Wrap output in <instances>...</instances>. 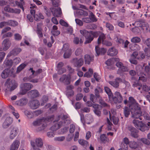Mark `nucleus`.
<instances>
[{
  "instance_id": "f257e3e1",
  "label": "nucleus",
  "mask_w": 150,
  "mask_h": 150,
  "mask_svg": "<svg viewBox=\"0 0 150 150\" xmlns=\"http://www.w3.org/2000/svg\"><path fill=\"white\" fill-rule=\"evenodd\" d=\"M54 118V115H52L47 117V118H43L42 119H37L33 122V124L34 126H38L42 124L41 127H40L39 130H43L47 126L46 122L50 121H52Z\"/></svg>"
},
{
  "instance_id": "f03ea898",
  "label": "nucleus",
  "mask_w": 150,
  "mask_h": 150,
  "mask_svg": "<svg viewBox=\"0 0 150 150\" xmlns=\"http://www.w3.org/2000/svg\"><path fill=\"white\" fill-rule=\"evenodd\" d=\"M80 32L86 39V41L85 42V44L90 43L94 37H97L98 35V34L97 32H93L92 31L88 32L85 30H80Z\"/></svg>"
},
{
  "instance_id": "7ed1b4c3",
  "label": "nucleus",
  "mask_w": 150,
  "mask_h": 150,
  "mask_svg": "<svg viewBox=\"0 0 150 150\" xmlns=\"http://www.w3.org/2000/svg\"><path fill=\"white\" fill-rule=\"evenodd\" d=\"M5 85L7 88L5 91V94L9 95L11 94V92L17 87V84L14 80L10 81V79H8L5 83Z\"/></svg>"
},
{
  "instance_id": "20e7f679",
  "label": "nucleus",
  "mask_w": 150,
  "mask_h": 150,
  "mask_svg": "<svg viewBox=\"0 0 150 150\" xmlns=\"http://www.w3.org/2000/svg\"><path fill=\"white\" fill-rule=\"evenodd\" d=\"M132 117L136 119L139 118L140 120H142V112L139 105L135 108H133L130 109Z\"/></svg>"
},
{
  "instance_id": "39448f33",
  "label": "nucleus",
  "mask_w": 150,
  "mask_h": 150,
  "mask_svg": "<svg viewBox=\"0 0 150 150\" xmlns=\"http://www.w3.org/2000/svg\"><path fill=\"white\" fill-rule=\"evenodd\" d=\"M133 123L136 127L142 132H144L145 130H148L149 129V127L143 123L142 121L134 119L133 121Z\"/></svg>"
},
{
  "instance_id": "423d86ee",
  "label": "nucleus",
  "mask_w": 150,
  "mask_h": 150,
  "mask_svg": "<svg viewBox=\"0 0 150 150\" xmlns=\"http://www.w3.org/2000/svg\"><path fill=\"white\" fill-rule=\"evenodd\" d=\"M68 118V115H64L62 117V119L64 120V122L60 121L58 123L52 126L50 128V129L53 131H56L60 128L61 126L63 125L65 123V120Z\"/></svg>"
},
{
  "instance_id": "0eeeda50",
  "label": "nucleus",
  "mask_w": 150,
  "mask_h": 150,
  "mask_svg": "<svg viewBox=\"0 0 150 150\" xmlns=\"http://www.w3.org/2000/svg\"><path fill=\"white\" fill-rule=\"evenodd\" d=\"M116 66L118 68L117 73L121 75L124 72L127 71L128 70V68L124 66L121 62H118L116 64Z\"/></svg>"
},
{
  "instance_id": "6e6552de",
  "label": "nucleus",
  "mask_w": 150,
  "mask_h": 150,
  "mask_svg": "<svg viewBox=\"0 0 150 150\" xmlns=\"http://www.w3.org/2000/svg\"><path fill=\"white\" fill-rule=\"evenodd\" d=\"M21 89L20 91L21 94L24 95L33 87V86L30 83H24L21 85Z\"/></svg>"
},
{
  "instance_id": "1a4fd4ad",
  "label": "nucleus",
  "mask_w": 150,
  "mask_h": 150,
  "mask_svg": "<svg viewBox=\"0 0 150 150\" xmlns=\"http://www.w3.org/2000/svg\"><path fill=\"white\" fill-rule=\"evenodd\" d=\"M115 96L112 97L111 98L113 100L115 103H119L122 102V97L120 93L116 91L115 93Z\"/></svg>"
},
{
  "instance_id": "9d476101",
  "label": "nucleus",
  "mask_w": 150,
  "mask_h": 150,
  "mask_svg": "<svg viewBox=\"0 0 150 150\" xmlns=\"http://www.w3.org/2000/svg\"><path fill=\"white\" fill-rule=\"evenodd\" d=\"M11 129L9 138L11 139H13L17 135L18 132V129L17 127L13 126H11Z\"/></svg>"
},
{
  "instance_id": "9b49d317",
  "label": "nucleus",
  "mask_w": 150,
  "mask_h": 150,
  "mask_svg": "<svg viewBox=\"0 0 150 150\" xmlns=\"http://www.w3.org/2000/svg\"><path fill=\"white\" fill-rule=\"evenodd\" d=\"M105 38V36L104 34H102L99 36L98 40V44H100L102 42L103 44H105L107 46H110L112 45V43L109 42L104 41Z\"/></svg>"
},
{
  "instance_id": "f8f14e48",
  "label": "nucleus",
  "mask_w": 150,
  "mask_h": 150,
  "mask_svg": "<svg viewBox=\"0 0 150 150\" xmlns=\"http://www.w3.org/2000/svg\"><path fill=\"white\" fill-rule=\"evenodd\" d=\"M72 63L74 66L77 67H80L83 64V60L82 58L78 59L77 58H73L72 60Z\"/></svg>"
},
{
  "instance_id": "ddd939ff",
  "label": "nucleus",
  "mask_w": 150,
  "mask_h": 150,
  "mask_svg": "<svg viewBox=\"0 0 150 150\" xmlns=\"http://www.w3.org/2000/svg\"><path fill=\"white\" fill-rule=\"evenodd\" d=\"M2 44L3 47V48L0 47V51H2L3 50L4 51L7 50L9 48L11 43L9 39L6 38L4 40Z\"/></svg>"
},
{
  "instance_id": "4468645a",
  "label": "nucleus",
  "mask_w": 150,
  "mask_h": 150,
  "mask_svg": "<svg viewBox=\"0 0 150 150\" xmlns=\"http://www.w3.org/2000/svg\"><path fill=\"white\" fill-rule=\"evenodd\" d=\"M128 130L130 132L131 135L134 138H137L138 137V131L135 128L131 126L128 127Z\"/></svg>"
},
{
  "instance_id": "2eb2a0df",
  "label": "nucleus",
  "mask_w": 150,
  "mask_h": 150,
  "mask_svg": "<svg viewBox=\"0 0 150 150\" xmlns=\"http://www.w3.org/2000/svg\"><path fill=\"white\" fill-rule=\"evenodd\" d=\"M13 73L12 70L7 69L4 70L1 74V77L3 78H6L9 76H11Z\"/></svg>"
},
{
  "instance_id": "dca6fc26",
  "label": "nucleus",
  "mask_w": 150,
  "mask_h": 150,
  "mask_svg": "<svg viewBox=\"0 0 150 150\" xmlns=\"http://www.w3.org/2000/svg\"><path fill=\"white\" fill-rule=\"evenodd\" d=\"M129 106L130 109H132L133 108H135L138 107L139 105L136 102V100L132 97H129Z\"/></svg>"
},
{
  "instance_id": "f3484780",
  "label": "nucleus",
  "mask_w": 150,
  "mask_h": 150,
  "mask_svg": "<svg viewBox=\"0 0 150 150\" xmlns=\"http://www.w3.org/2000/svg\"><path fill=\"white\" fill-rule=\"evenodd\" d=\"M13 119L10 117H7L5 120L3 124V127L4 128H6L12 123Z\"/></svg>"
},
{
  "instance_id": "a211bd4d",
  "label": "nucleus",
  "mask_w": 150,
  "mask_h": 150,
  "mask_svg": "<svg viewBox=\"0 0 150 150\" xmlns=\"http://www.w3.org/2000/svg\"><path fill=\"white\" fill-rule=\"evenodd\" d=\"M29 104V106L31 109H35L39 107L40 103L38 100H34L30 101Z\"/></svg>"
},
{
  "instance_id": "6ab92c4d",
  "label": "nucleus",
  "mask_w": 150,
  "mask_h": 150,
  "mask_svg": "<svg viewBox=\"0 0 150 150\" xmlns=\"http://www.w3.org/2000/svg\"><path fill=\"white\" fill-rule=\"evenodd\" d=\"M29 96L31 98H35L38 97L40 93L36 89L30 91L28 93Z\"/></svg>"
},
{
  "instance_id": "aec40b11",
  "label": "nucleus",
  "mask_w": 150,
  "mask_h": 150,
  "mask_svg": "<svg viewBox=\"0 0 150 150\" xmlns=\"http://www.w3.org/2000/svg\"><path fill=\"white\" fill-rule=\"evenodd\" d=\"M60 81L63 82L67 85L69 84L70 83V77L67 76L66 75H64L60 78Z\"/></svg>"
},
{
  "instance_id": "412c9836",
  "label": "nucleus",
  "mask_w": 150,
  "mask_h": 150,
  "mask_svg": "<svg viewBox=\"0 0 150 150\" xmlns=\"http://www.w3.org/2000/svg\"><path fill=\"white\" fill-rule=\"evenodd\" d=\"M95 50L98 56L100 54H104L107 51V50L105 49L104 48H100L98 46H96Z\"/></svg>"
},
{
  "instance_id": "4be33fe9",
  "label": "nucleus",
  "mask_w": 150,
  "mask_h": 150,
  "mask_svg": "<svg viewBox=\"0 0 150 150\" xmlns=\"http://www.w3.org/2000/svg\"><path fill=\"white\" fill-rule=\"evenodd\" d=\"M122 79L120 78H117L114 81H109V83L112 86L115 88L118 87L119 86V83L118 82L122 81Z\"/></svg>"
},
{
  "instance_id": "5701e85b",
  "label": "nucleus",
  "mask_w": 150,
  "mask_h": 150,
  "mask_svg": "<svg viewBox=\"0 0 150 150\" xmlns=\"http://www.w3.org/2000/svg\"><path fill=\"white\" fill-rule=\"evenodd\" d=\"M21 51V49L20 48H16L10 51L7 56V57H9L11 55H16L18 54Z\"/></svg>"
},
{
  "instance_id": "b1692460",
  "label": "nucleus",
  "mask_w": 150,
  "mask_h": 150,
  "mask_svg": "<svg viewBox=\"0 0 150 150\" xmlns=\"http://www.w3.org/2000/svg\"><path fill=\"white\" fill-rule=\"evenodd\" d=\"M19 144L20 142L18 140H15L11 146L10 150H17Z\"/></svg>"
},
{
  "instance_id": "393cba45",
  "label": "nucleus",
  "mask_w": 150,
  "mask_h": 150,
  "mask_svg": "<svg viewBox=\"0 0 150 150\" xmlns=\"http://www.w3.org/2000/svg\"><path fill=\"white\" fill-rule=\"evenodd\" d=\"M19 144L20 142L18 140H15L11 146L10 150H17Z\"/></svg>"
},
{
  "instance_id": "a878e982",
  "label": "nucleus",
  "mask_w": 150,
  "mask_h": 150,
  "mask_svg": "<svg viewBox=\"0 0 150 150\" xmlns=\"http://www.w3.org/2000/svg\"><path fill=\"white\" fill-rule=\"evenodd\" d=\"M85 63L86 64H89L91 62H93L94 60L93 56L86 54L84 56Z\"/></svg>"
},
{
  "instance_id": "bb28decb",
  "label": "nucleus",
  "mask_w": 150,
  "mask_h": 150,
  "mask_svg": "<svg viewBox=\"0 0 150 150\" xmlns=\"http://www.w3.org/2000/svg\"><path fill=\"white\" fill-rule=\"evenodd\" d=\"M117 50L114 47L110 49L108 52V54L112 56H115L117 54Z\"/></svg>"
},
{
  "instance_id": "cd10ccee",
  "label": "nucleus",
  "mask_w": 150,
  "mask_h": 150,
  "mask_svg": "<svg viewBox=\"0 0 150 150\" xmlns=\"http://www.w3.org/2000/svg\"><path fill=\"white\" fill-rule=\"evenodd\" d=\"M28 102L27 98H22L16 102V103L18 105L22 106L25 105Z\"/></svg>"
},
{
  "instance_id": "c85d7f7f",
  "label": "nucleus",
  "mask_w": 150,
  "mask_h": 150,
  "mask_svg": "<svg viewBox=\"0 0 150 150\" xmlns=\"http://www.w3.org/2000/svg\"><path fill=\"white\" fill-rule=\"evenodd\" d=\"M34 19L37 21H40L41 19H43L44 18V16L41 13H39L34 15Z\"/></svg>"
},
{
  "instance_id": "c756f323",
  "label": "nucleus",
  "mask_w": 150,
  "mask_h": 150,
  "mask_svg": "<svg viewBox=\"0 0 150 150\" xmlns=\"http://www.w3.org/2000/svg\"><path fill=\"white\" fill-rule=\"evenodd\" d=\"M52 14L54 16L58 17L60 16L62 13L61 9L60 8H55L54 12H53L52 11Z\"/></svg>"
},
{
  "instance_id": "7c9ffc66",
  "label": "nucleus",
  "mask_w": 150,
  "mask_h": 150,
  "mask_svg": "<svg viewBox=\"0 0 150 150\" xmlns=\"http://www.w3.org/2000/svg\"><path fill=\"white\" fill-rule=\"evenodd\" d=\"M32 75L29 77H25L23 79V80L24 81H29L32 83H37L38 82V79H32L31 77Z\"/></svg>"
},
{
  "instance_id": "2f4dec72",
  "label": "nucleus",
  "mask_w": 150,
  "mask_h": 150,
  "mask_svg": "<svg viewBox=\"0 0 150 150\" xmlns=\"http://www.w3.org/2000/svg\"><path fill=\"white\" fill-rule=\"evenodd\" d=\"M119 59L114 58H113L108 59L106 62L105 64L108 66H110L113 63L114 61H119Z\"/></svg>"
},
{
  "instance_id": "473e14b6",
  "label": "nucleus",
  "mask_w": 150,
  "mask_h": 150,
  "mask_svg": "<svg viewBox=\"0 0 150 150\" xmlns=\"http://www.w3.org/2000/svg\"><path fill=\"white\" fill-rule=\"evenodd\" d=\"M93 71L92 69L89 68L88 71L86 72L84 74V76L87 78H90L92 76Z\"/></svg>"
},
{
  "instance_id": "72a5a7b5",
  "label": "nucleus",
  "mask_w": 150,
  "mask_h": 150,
  "mask_svg": "<svg viewBox=\"0 0 150 150\" xmlns=\"http://www.w3.org/2000/svg\"><path fill=\"white\" fill-rule=\"evenodd\" d=\"M105 91L108 95L109 99L110 100L111 98L112 97V94L110 89L107 87H105L104 88Z\"/></svg>"
},
{
  "instance_id": "f704fd0d",
  "label": "nucleus",
  "mask_w": 150,
  "mask_h": 150,
  "mask_svg": "<svg viewBox=\"0 0 150 150\" xmlns=\"http://www.w3.org/2000/svg\"><path fill=\"white\" fill-rule=\"evenodd\" d=\"M130 110L129 108V107H125L124 110V113L125 116L127 117L130 114Z\"/></svg>"
},
{
  "instance_id": "c9c22d12",
  "label": "nucleus",
  "mask_w": 150,
  "mask_h": 150,
  "mask_svg": "<svg viewBox=\"0 0 150 150\" xmlns=\"http://www.w3.org/2000/svg\"><path fill=\"white\" fill-rule=\"evenodd\" d=\"M35 144L38 147H41L43 145V143L42 140L41 138H37L35 140Z\"/></svg>"
},
{
  "instance_id": "e433bc0d",
  "label": "nucleus",
  "mask_w": 150,
  "mask_h": 150,
  "mask_svg": "<svg viewBox=\"0 0 150 150\" xmlns=\"http://www.w3.org/2000/svg\"><path fill=\"white\" fill-rule=\"evenodd\" d=\"M7 23L8 25L13 27L17 26L18 24L17 21L13 20H8L7 21Z\"/></svg>"
},
{
  "instance_id": "4c0bfd02",
  "label": "nucleus",
  "mask_w": 150,
  "mask_h": 150,
  "mask_svg": "<svg viewBox=\"0 0 150 150\" xmlns=\"http://www.w3.org/2000/svg\"><path fill=\"white\" fill-rule=\"evenodd\" d=\"M76 13L78 15L83 16H87L88 15V13L87 12L82 9H80L77 11L76 12Z\"/></svg>"
},
{
  "instance_id": "58836bf2",
  "label": "nucleus",
  "mask_w": 150,
  "mask_h": 150,
  "mask_svg": "<svg viewBox=\"0 0 150 150\" xmlns=\"http://www.w3.org/2000/svg\"><path fill=\"white\" fill-rule=\"evenodd\" d=\"M13 61L11 59L8 60L6 58L4 61V63L7 67H11L12 65L13 64Z\"/></svg>"
},
{
  "instance_id": "ea45409f",
  "label": "nucleus",
  "mask_w": 150,
  "mask_h": 150,
  "mask_svg": "<svg viewBox=\"0 0 150 150\" xmlns=\"http://www.w3.org/2000/svg\"><path fill=\"white\" fill-rule=\"evenodd\" d=\"M100 140L103 142L105 143L108 142L109 141V139L106 137L105 134H103L101 135L100 137Z\"/></svg>"
},
{
  "instance_id": "a19ab883",
  "label": "nucleus",
  "mask_w": 150,
  "mask_h": 150,
  "mask_svg": "<svg viewBox=\"0 0 150 150\" xmlns=\"http://www.w3.org/2000/svg\"><path fill=\"white\" fill-rule=\"evenodd\" d=\"M89 18L91 20V22H96L97 21V18L93 13L91 12L89 15Z\"/></svg>"
},
{
  "instance_id": "79ce46f5",
  "label": "nucleus",
  "mask_w": 150,
  "mask_h": 150,
  "mask_svg": "<svg viewBox=\"0 0 150 150\" xmlns=\"http://www.w3.org/2000/svg\"><path fill=\"white\" fill-rule=\"evenodd\" d=\"M29 70H31V72L32 73V75H34L35 73V75H37L41 73L42 71V69H39L35 71L33 70V68H30V69Z\"/></svg>"
},
{
  "instance_id": "37998d69",
  "label": "nucleus",
  "mask_w": 150,
  "mask_h": 150,
  "mask_svg": "<svg viewBox=\"0 0 150 150\" xmlns=\"http://www.w3.org/2000/svg\"><path fill=\"white\" fill-rule=\"evenodd\" d=\"M36 32L39 38H42L43 37L42 29L41 28L39 27L38 25H37Z\"/></svg>"
},
{
  "instance_id": "c03bdc74",
  "label": "nucleus",
  "mask_w": 150,
  "mask_h": 150,
  "mask_svg": "<svg viewBox=\"0 0 150 150\" xmlns=\"http://www.w3.org/2000/svg\"><path fill=\"white\" fill-rule=\"evenodd\" d=\"M27 65V64L23 63L20 65L17 68V72L19 73Z\"/></svg>"
},
{
  "instance_id": "a18cd8bd",
  "label": "nucleus",
  "mask_w": 150,
  "mask_h": 150,
  "mask_svg": "<svg viewBox=\"0 0 150 150\" xmlns=\"http://www.w3.org/2000/svg\"><path fill=\"white\" fill-rule=\"evenodd\" d=\"M36 8V6L35 4L31 5V6L30 7V12L32 15H35Z\"/></svg>"
},
{
  "instance_id": "49530a36",
  "label": "nucleus",
  "mask_w": 150,
  "mask_h": 150,
  "mask_svg": "<svg viewBox=\"0 0 150 150\" xmlns=\"http://www.w3.org/2000/svg\"><path fill=\"white\" fill-rule=\"evenodd\" d=\"M62 50L64 51H71V49H69V45L68 43H65L63 45Z\"/></svg>"
},
{
  "instance_id": "de8ad7c7",
  "label": "nucleus",
  "mask_w": 150,
  "mask_h": 150,
  "mask_svg": "<svg viewBox=\"0 0 150 150\" xmlns=\"http://www.w3.org/2000/svg\"><path fill=\"white\" fill-rule=\"evenodd\" d=\"M141 39L139 37H135L131 39V42L133 43H139L141 41Z\"/></svg>"
},
{
  "instance_id": "09e8293b",
  "label": "nucleus",
  "mask_w": 150,
  "mask_h": 150,
  "mask_svg": "<svg viewBox=\"0 0 150 150\" xmlns=\"http://www.w3.org/2000/svg\"><path fill=\"white\" fill-rule=\"evenodd\" d=\"M79 144L83 146H85L87 145L88 142L83 139H80L79 140Z\"/></svg>"
},
{
  "instance_id": "8fccbe9b",
  "label": "nucleus",
  "mask_w": 150,
  "mask_h": 150,
  "mask_svg": "<svg viewBox=\"0 0 150 150\" xmlns=\"http://www.w3.org/2000/svg\"><path fill=\"white\" fill-rule=\"evenodd\" d=\"M24 113L29 118H31L33 116V113L28 110L25 111Z\"/></svg>"
},
{
  "instance_id": "3c124183",
  "label": "nucleus",
  "mask_w": 150,
  "mask_h": 150,
  "mask_svg": "<svg viewBox=\"0 0 150 150\" xmlns=\"http://www.w3.org/2000/svg\"><path fill=\"white\" fill-rule=\"evenodd\" d=\"M71 54V51H65L63 55L64 58L66 59L69 58Z\"/></svg>"
},
{
  "instance_id": "603ef678",
  "label": "nucleus",
  "mask_w": 150,
  "mask_h": 150,
  "mask_svg": "<svg viewBox=\"0 0 150 150\" xmlns=\"http://www.w3.org/2000/svg\"><path fill=\"white\" fill-rule=\"evenodd\" d=\"M134 146L132 147V148L134 149V150H142V149L140 147L138 146V145L136 142H134L132 143Z\"/></svg>"
},
{
  "instance_id": "864d4df0",
  "label": "nucleus",
  "mask_w": 150,
  "mask_h": 150,
  "mask_svg": "<svg viewBox=\"0 0 150 150\" xmlns=\"http://www.w3.org/2000/svg\"><path fill=\"white\" fill-rule=\"evenodd\" d=\"M141 140L143 143L147 145H149L150 144V141L146 138H142Z\"/></svg>"
},
{
  "instance_id": "5fc2aeb1",
  "label": "nucleus",
  "mask_w": 150,
  "mask_h": 150,
  "mask_svg": "<svg viewBox=\"0 0 150 150\" xmlns=\"http://www.w3.org/2000/svg\"><path fill=\"white\" fill-rule=\"evenodd\" d=\"M82 51L83 50L81 48H78L75 51V54L76 56H79L82 53Z\"/></svg>"
},
{
  "instance_id": "6e6d98bb",
  "label": "nucleus",
  "mask_w": 150,
  "mask_h": 150,
  "mask_svg": "<svg viewBox=\"0 0 150 150\" xmlns=\"http://www.w3.org/2000/svg\"><path fill=\"white\" fill-rule=\"evenodd\" d=\"M90 100L92 103H95L96 102L97 98L94 95L91 94L90 96Z\"/></svg>"
},
{
  "instance_id": "4d7b16f0",
  "label": "nucleus",
  "mask_w": 150,
  "mask_h": 150,
  "mask_svg": "<svg viewBox=\"0 0 150 150\" xmlns=\"http://www.w3.org/2000/svg\"><path fill=\"white\" fill-rule=\"evenodd\" d=\"M131 30L134 33L137 34L139 32L140 30L138 27L135 26V27L132 29Z\"/></svg>"
},
{
  "instance_id": "13d9d810",
  "label": "nucleus",
  "mask_w": 150,
  "mask_h": 150,
  "mask_svg": "<svg viewBox=\"0 0 150 150\" xmlns=\"http://www.w3.org/2000/svg\"><path fill=\"white\" fill-rule=\"evenodd\" d=\"M59 23L62 26L67 27L68 26V24L62 19L59 21Z\"/></svg>"
},
{
  "instance_id": "bf43d9fd",
  "label": "nucleus",
  "mask_w": 150,
  "mask_h": 150,
  "mask_svg": "<svg viewBox=\"0 0 150 150\" xmlns=\"http://www.w3.org/2000/svg\"><path fill=\"white\" fill-rule=\"evenodd\" d=\"M65 137L64 136L56 137L54 138V139L55 141L62 142L64 140Z\"/></svg>"
},
{
  "instance_id": "052dcab7",
  "label": "nucleus",
  "mask_w": 150,
  "mask_h": 150,
  "mask_svg": "<svg viewBox=\"0 0 150 150\" xmlns=\"http://www.w3.org/2000/svg\"><path fill=\"white\" fill-rule=\"evenodd\" d=\"M144 51L146 55L148 57H150V50L147 48H145L144 49Z\"/></svg>"
},
{
  "instance_id": "680f3d73",
  "label": "nucleus",
  "mask_w": 150,
  "mask_h": 150,
  "mask_svg": "<svg viewBox=\"0 0 150 150\" xmlns=\"http://www.w3.org/2000/svg\"><path fill=\"white\" fill-rule=\"evenodd\" d=\"M93 76L94 78L97 81H98L100 79V76L96 72H95L94 73Z\"/></svg>"
},
{
  "instance_id": "e2e57ef3",
  "label": "nucleus",
  "mask_w": 150,
  "mask_h": 150,
  "mask_svg": "<svg viewBox=\"0 0 150 150\" xmlns=\"http://www.w3.org/2000/svg\"><path fill=\"white\" fill-rule=\"evenodd\" d=\"M99 103L102 105V107H108V105L104 101H103L101 100H99Z\"/></svg>"
},
{
  "instance_id": "0e129e2a",
  "label": "nucleus",
  "mask_w": 150,
  "mask_h": 150,
  "mask_svg": "<svg viewBox=\"0 0 150 150\" xmlns=\"http://www.w3.org/2000/svg\"><path fill=\"white\" fill-rule=\"evenodd\" d=\"M106 27L110 30H112L114 29V26L113 25L109 23H107L106 24Z\"/></svg>"
},
{
  "instance_id": "69168bd1",
  "label": "nucleus",
  "mask_w": 150,
  "mask_h": 150,
  "mask_svg": "<svg viewBox=\"0 0 150 150\" xmlns=\"http://www.w3.org/2000/svg\"><path fill=\"white\" fill-rule=\"evenodd\" d=\"M112 120L113 123L115 125H117L119 119L118 118L115 116H113L112 117Z\"/></svg>"
},
{
  "instance_id": "338daca9",
  "label": "nucleus",
  "mask_w": 150,
  "mask_h": 150,
  "mask_svg": "<svg viewBox=\"0 0 150 150\" xmlns=\"http://www.w3.org/2000/svg\"><path fill=\"white\" fill-rule=\"evenodd\" d=\"M75 21L76 23L80 26H82L83 24L82 21L79 19L76 18L75 19Z\"/></svg>"
},
{
  "instance_id": "774afa93",
  "label": "nucleus",
  "mask_w": 150,
  "mask_h": 150,
  "mask_svg": "<svg viewBox=\"0 0 150 150\" xmlns=\"http://www.w3.org/2000/svg\"><path fill=\"white\" fill-rule=\"evenodd\" d=\"M144 43L147 46L150 48V38H147L145 41Z\"/></svg>"
}]
</instances>
